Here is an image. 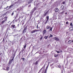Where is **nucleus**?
<instances>
[{"instance_id":"f03ea898","label":"nucleus","mask_w":73,"mask_h":73,"mask_svg":"<svg viewBox=\"0 0 73 73\" xmlns=\"http://www.w3.org/2000/svg\"><path fill=\"white\" fill-rule=\"evenodd\" d=\"M38 30L37 29H35L33 30L31 32V33H35V32H38Z\"/></svg>"},{"instance_id":"412c9836","label":"nucleus","mask_w":73,"mask_h":73,"mask_svg":"<svg viewBox=\"0 0 73 73\" xmlns=\"http://www.w3.org/2000/svg\"><path fill=\"white\" fill-rule=\"evenodd\" d=\"M53 37V35H50V36H49V38H50V37Z\"/></svg>"},{"instance_id":"f3484780","label":"nucleus","mask_w":73,"mask_h":73,"mask_svg":"<svg viewBox=\"0 0 73 73\" xmlns=\"http://www.w3.org/2000/svg\"><path fill=\"white\" fill-rule=\"evenodd\" d=\"M11 27H13V28H15V25H11Z\"/></svg>"},{"instance_id":"9d476101","label":"nucleus","mask_w":73,"mask_h":73,"mask_svg":"<svg viewBox=\"0 0 73 73\" xmlns=\"http://www.w3.org/2000/svg\"><path fill=\"white\" fill-rule=\"evenodd\" d=\"M70 31H73V27H71L70 28Z\"/></svg>"},{"instance_id":"423d86ee","label":"nucleus","mask_w":73,"mask_h":73,"mask_svg":"<svg viewBox=\"0 0 73 73\" xmlns=\"http://www.w3.org/2000/svg\"><path fill=\"white\" fill-rule=\"evenodd\" d=\"M50 28H51V27L49 26H48L46 27V29H50Z\"/></svg>"},{"instance_id":"c85d7f7f","label":"nucleus","mask_w":73,"mask_h":73,"mask_svg":"<svg viewBox=\"0 0 73 73\" xmlns=\"http://www.w3.org/2000/svg\"><path fill=\"white\" fill-rule=\"evenodd\" d=\"M13 14H14V13L13 12L11 14V16H13Z\"/></svg>"},{"instance_id":"37998d69","label":"nucleus","mask_w":73,"mask_h":73,"mask_svg":"<svg viewBox=\"0 0 73 73\" xmlns=\"http://www.w3.org/2000/svg\"><path fill=\"white\" fill-rule=\"evenodd\" d=\"M24 32V31H23Z\"/></svg>"},{"instance_id":"6ab92c4d","label":"nucleus","mask_w":73,"mask_h":73,"mask_svg":"<svg viewBox=\"0 0 73 73\" xmlns=\"http://www.w3.org/2000/svg\"><path fill=\"white\" fill-rule=\"evenodd\" d=\"M38 64V61H36L35 63V65H37Z\"/></svg>"},{"instance_id":"1a4fd4ad","label":"nucleus","mask_w":73,"mask_h":73,"mask_svg":"<svg viewBox=\"0 0 73 73\" xmlns=\"http://www.w3.org/2000/svg\"><path fill=\"white\" fill-rule=\"evenodd\" d=\"M33 1V0H29V4H31Z\"/></svg>"},{"instance_id":"79ce46f5","label":"nucleus","mask_w":73,"mask_h":73,"mask_svg":"<svg viewBox=\"0 0 73 73\" xmlns=\"http://www.w3.org/2000/svg\"><path fill=\"white\" fill-rule=\"evenodd\" d=\"M18 26H19V24L18 25Z\"/></svg>"},{"instance_id":"7ed1b4c3","label":"nucleus","mask_w":73,"mask_h":73,"mask_svg":"<svg viewBox=\"0 0 73 73\" xmlns=\"http://www.w3.org/2000/svg\"><path fill=\"white\" fill-rule=\"evenodd\" d=\"M7 17H5V20L4 21H3L2 22V24H4V23H5V21H7Z\"/></svg>"},{"instance_id":"f704fd0d","label":"nucleus","mask_w":73,"mask_h":73,"mask_svg":"<svg viewBox=\"0 0 73 73\" xmlns=\"http://www.w3.org/2000/svg\"><path fill=\"white\" fill-rule=\"evenodd\" d=\"M56 52L58 53H60V52H59V51H57Z\"/></svg>"},{"instance_id":"39448f33","label":"nucleus","mask_w":73,"mask_h":73,"mask_svg":"<svg viewBox=\"0 0 73 73\" xmlns=\"http://www.w3.org/2000/svg\"><path fill=\"white\" fill-rule=\"evenodd\" d=\"M54 40H56V41H59V38H58L55 37L54 38Z\"/></svg>"},{"instance_id":"0eeeda50","label":"nucleus","mask_w":73,"mask_h":73,"mask_svg":"<svg viewBox=\"0 0 73 73\" xmlns=\"http://www.w3.org/2000/svg\"><path fill=\"white\" fill-rule=\"evenodd\" d=\"M58 8H56L55 9V12H58Z\"/></svg>"},{"instance_id":"393cba45","label":"nucleus","mask_w":73,"mask_h":73,"mask_svg":"<svg viewBox=\"0 0 73 73\" xmlns=\"http://www.w3.org/2000/svg\"><path fill=\"white\" fill-rule=\"evenodd\" d=\"M26 46H27V45H26V44H25L24 46V48H25H25H26Z\"/></svg>"},{"instance_id":"ea45409f","label":"nucleus","mask_w":73,"mask_h":73,"mask_svg":"<svg viewBox=\"0 0 73 73\" xmlns=\"http://www.w3.org/2000/svg\"><path fill=\"white\" fill-rule=\"evenodd\" d=\"M12 7V6H10L9 7V8H10V7Z\"/></svg>"},{"instance_id":"c756f323","label":"nucleus","mask_w":73,"mask_h":73,"mask_svg":"<svg viewBox=\"0 0 73 73\" xmlns=\"http://www.w3.org/2000/svg\"><path fill=\"white\" fill-rule=\"evenodd\" d=\"M36 27H37V29H38V28H39V27H38V25H37Z\"/></svg>"},{"instance_id":"4be33fe9","label":"nucleus","mask_w":73,"mask_h":73,"mask_svg":"<svg viewBox=\"0 0 73 73\" xmlns=\"http://www.w3.org/2000/svg\"><path fill=\"white\" fill-rule=\"evenodd\" d=\"M36 10V7H35L33 9L34 11H35Z\"/></svg>"},{"instance_id":"c9c22d12","label":"nucleus","mask_w":73,"mask_h":73,"mask_svg":"<svg viewBox=\"0 0 73 73\" xmlns=\"http://www.w3.org/2000/svg\"><path fill=\"white\" fill-rule=\"evenodd\" d=\"M22 60H24V58H22Z\"/></svg>"},{"instance_id":"473e14b6","label":"nucleus","mask_w":73,"mask_h":73,"mask_svg":"<svg viewBox=\"0 0 73 73\" xmlns=\"http://www.w3.org/2000/svg\"><path fill=\"white\" fill-rule=\"evenodd\" d=\"M48 23V21H47V20H46V22L45 24H46Z\"/></svg>"},{"instance_id":"ddd939ff","label":"nucleus","mask_w":73,"mask_h":73,"mask_svg":"<svg viewBox=\"0 0 73 73\" xmlns=\"http://www.w3.org/2000/svg\"><path fill=\"white\" fill-rule=\"evenodd\" d=\"M46 30H44L43 31V34H45V33H46Z\"/></svg>"},{"instance_id":"aec40b11","label":"nucleus","mask_w":73,"mask_h":73,"mask_svg":"<svg viewBox=\"0 0 73 73\" xmlns=\"http://www.w3.org/2000/svg\"><path fill=\"white\" fill-rule=\"evenodd\" d=\"M9 67H7V70H9Z\"/></svg>"},{"instance_id":"f8f14e48","label":"nucleus","mask_w":73,"mask_h":73,"mask_svg":"<svg viewBox=\"0 0 73 73\" xmlns=\"http://www.w3.org/2000/svg\"><path fill=\"white\" fill-rule=\"evenodd\" d=\"M48 37H49L48 36H46L44 37V38L45 39H47V38H48Z\"/></svg>"},{"instance_id":"6e6552de","label":"nucleus","mask_w":73,"mask_h":73,"mask_svg":"<svg viewBox=\"0 0 73 73\" xmlns=\"http://www.w3.org/2000/svg\"><path fill=\"white\" fill-rule=\"evenodd\" d=\"M58 64H57L56 65V67H57L58 68H61V66H60V65H58Z\"/></svg>"},{"instance_id":"9b49d317","label":"nucleus","mask_w":73,"mask_h":73,"mask_svg":"<svg viewBox=\"0 0 73 73\" xmlns=\"http://www.w3.org/2000/svg\"><path fill=\"white\" fill-rule=\"evenodd\" d=\"M68 44H71L72 42V41L71 40H69L68 42Z\"/></svg>"},{"instance_id":"a211bd4d","label":"nucleus","mask_w":73,"mask_h":73,"mask_svg":"<svg viewBox=\"0 0 73 73\" xmlns=\"http://www.w3.org/2000/svg\"><path fill=\"white\" fill-rule=\"evenodd\" d=\"M48 12H46L45 13V14H44V16H46V15H47V14H48Z\"/></svg>"},{"instance_id":"72a5a7b5","label":"nucleus","mask_w":73,"mask_h":73,"mask_svg":"<svg viewBox=\"0 0 73 73\" xmlns=\"http://www.w3.org/2000/svg\"><path fill=\"white\" fill-rule=\"evenodd\" d=\"M68 22H66V24H68Z\"/></svg>"},{"instance_id":"2f4dec72","label":"nucleus","mask_w":73,"mask_h":73,"mask_svg":"<svg viewBox=\"0 0 73 73\" xmlns=\"http://www.w3.org/2000/svg\"><path fill=\"white\" fill-rule=\"evenodd\" d=\"M70 25H71V26H72V23H70Z\"/></svg>"},{"instance_id":"5701e85b","label":"nucleus","mask_w":73,"mask_h":73,"mask_svg":"<svg viewBox=\"0 0 73 73\" xmlns=\"http://www.w3.org/2000/svg\"><path fill=\"white\" fill-rule=\"evenodd\" d=\"M50 28V29L49 30L50 31H52V28Z\"/></svg>"},{"instance_id":"f257e3e1","label":"nucleus","mask_w":73,"mask_h":73,"mask_svg":"<svg viewBox=\"0 0 73 73\" xmlns=\"http://www.w3.org/2000/svg\"><path fill=\"white\" fill-rule=\"evenodd\" d=\"M38 30L37 29H35L33 30L31 32V33H35V32H38Z\"/></svg>"},{"instance_id":"58836bf2","label":"nucleus","mask_w":73,"mask_h":73,"mask_svg":"<svg viewBox=\"0 0 73 73\" xmlns=\"http://www.w3.org/2000/svg\"><path fill=\"white\" fill-rule=\"evenodd\" d=\"M67 14H68V13H65V14L66 15H67Z\"/></svg>"},{"instance_id":"bb28decb","label":"nucleus","mask_w":73,"mask_h":73,"mask_svg":"<svg viewBox=\"0 0 73 73\" xmlns=\"http://www.w3.org/2000/svg\"><path fill=\"white\" fill-rule=\"evenodd\" d=\"M46 71V70H45V72H44V73H46V71Z\"/></svg>"},{"instance_id":"a18cd8bd","label":"nucleus","mask_w":73,"mask_h":73,"mask_svg":"<svg viewBox=\"0 0 73 73\" xmlns=\"http://www.w3.org/2000/svg\"><path fill=\"white\" fill-rule=\"evenodd\" d=\"M48 47H49V46H48Z\"/></svg>"},{"instance_id":"4c0bfd02","label":"nucleus","mask_w":73,"mask_h":73,"mask_svg":"<svg viewBox=\"0 0 73 73\" xmlns=\"http://www.w3.org/2000/svg\"><path fill=\"white\" fill-rule=\"evenodd\" d=\"M63 4H65V2H63Z\"/></svg>"},{"instance_id":"c03bdc74","label":"nucleus","mask_w":73,"mask_h":73,"mask_svg":"<svg viewBox=\"0 0 73 73\" xmlns=\"http://www.w3.org/2000/svg\"><path fill=\"white\" fill-rule=\"evenodd\" d=\"M24 31H25V29L24 30Z\"/></svg>"},{"instance_id":"a19ab883","label":"nucleus","mask_w":73,"mask_h":73,"mask_svg":"<svg viewBox=\"0 0 73 73\" xmlns=\"http://www.w3.org/2000/svg\"><path fill=\"white\" fill-rule=\"evenodd\" d=\"M49 46V45H48V46Z\"/></svg>"},{"instance_id":"7c9ffc66","label":"nucleus","mask_w":73,"mask_h":73,"mask_svg":"<svg viewBox=\"0 0 73 73\" xmlns=\"http://www.w3.org/2000/svg\"><path fill=\"white\" fill-rule=\"evenodd\" d=\"M42 38H43V37L42 36L41 38H40V40H41L42 39Z\"/></svg>"},{"instance_id":"a878e982","label":"nucleus","mask_w":73,"mask_h":73,"mask_svg":"<svg viewBox=\"0 0 73 73\" xmlns=\"http://www.w3.org/2000/svg\"><path fill=\"white\" fill-rule=\"evenodd\" d=\"M48 66L46 67V69H45V70H46V71H47V69L48 68Z\"/></svg>"},{"instance_id":"2eb2a0df","label":"nucleus","mask_w":73,"mask_h":73,"mask_svg":"<svg viewBox=\"0 0 73 73\" xmlns=\"http://www.w3.org/2000/svg\"><path fill=\"white\" fill-rule=\"evenodd\" d=\"M61 8L62 9H64V6L63 5H62Z\"/></svg>"},{"instance_id":"dca6fc26","label":"nucleus","mask_w":73,"mask_h":73,"mask_svg":"<svg viewBox=\"0 0 73 73\" xmlns=\"http://www.w3.org/2000/svg\"><path fill=\"white\" fill-rule=\"evenodd\" d=\"M46 18L47 19V21H48L49 20V16H47L46 17Z\"/></svg>"},{"instance_id":"20e7f679","label":"nucleus","mask_w":73,"mask_h":73,"mask_svg":"<svg viewBox=\"0 0 73 73\" xmlns=\"http://www.w3.org/2000/svg\"><path fill=\"white\" fill-rule=\"evenodd\" d=\"M13 60V58L11 59V60H10L9 62V65H11L12 64V61Z\"/></svg>"},{"instance_id":"b1692460","label":"nucleus","mask_w":73,"mask_h":73,"mask_svg":"<svg viewBox=\"0 0 73 73\" xmlns=\"http://www.w3.org/2000/svg\"><path fill=\"white\" fill-rule=\"evenodd\" d=\"M64 11H63L62 12H61L60 13H61V14H62L63 13H64Z\"/></svg>"},{"instance_id":"e433bc0d","label":"nucleus","mask_w":73,"mask_h":73,"mask_svg":"<svg viewBox=\"0 0 73 73\" xmlns=\"http://www.w3.org/2000/svg\"><path fill=\"white\" fill-rule=\"evenodd\" d=\"M8 7H9L8 6H7L6 8H5V9H6V8H8Z\"/></svg>"},{"instance_id":"cd10ccee","label":"nucleus","mask_w":73,"mask_h":73,"mask_svg":"<svg viewBox=\"0 0 73 73\" xmlns=\"http://www.w3.org/2000/svg\"><path fill=\"white\" fill-rule=\"evenodd\" d=\"M54 57H57L58 56L57 55H56V54H54Z\"/></svg>"},{"instance_id":"4468645a","label":"nucleus","mask_w":73,"mask_h":73,"mask_svg":"<svg viewBox=\"0 0 73 73\" xmlns=\"http://www.w3.org/2000/svg\"><path fill=\"white\" fill-rule=\"evenodd\" d=\"M45 65H44V66L40 69V70H41L42 69H43V68H45Z\"/></svg>"}]
</instances>
